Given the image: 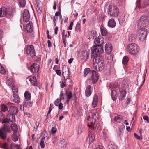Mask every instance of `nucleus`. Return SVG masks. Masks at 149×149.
<instances>
[{"mask_svg": "<svg viewBox=\"0 0 149 149\" xmlns=\"http://www.w3.org/2000/svg\"><path fill=\"white\" fill-rule=\"evenodd\" d=\"M56 73L58 75L60 76L61 75V72L60 70H57L56 71Z\"/></svg>", "mask_w": 149, "mask_h": 149, "instance_id": "62", "label": "nucleus"}, {"mask_svg": "<svg viewBox=\"0 0 149 149\" xmlns=\"http://www.w3.org/2000/svg\"><path fill=\"white\" fill-rule=\"evenodd\" d=\"M26 81L28 84L30 83L31 84L34 86L37 85V81L35 77H29L26 79Z\"/></svg>", "mask_w": 149, "mask_h": 149, "instance_id": "12", "label": "nucleus"}, {"mask_svg": "<svg viewBox=\"0 0 149 149\" xmlns=\"http://www.w3.org/2000/svg\"><path fill=\"white\" fill-rule=\"evenodd\" d=\"M58 106L59 107V109L60 110L61 109L63 108V104L61 103H60L58 104Z\"/></svg>", "mask_w": 149, "mask_h": 149, "instance_id": "63", "label": "nucleus"}, {"mask_svg": "<svg viewBox=\"0 0 149 149\" xmlns=\"http://www.w3.org/2000/svg\"><path fill=\"white\" fill-rule=\"evenodd\" d=\"M149 24V18L145 15L142 16L138 21L137 26L139 29H145Z\"/></svg>", "mask_w": 149, "mask_h": 149, "instance_id": "5", "label": "nucleus"}, {"mask_svg": "<svg viewBox=\"0 0 149 149\" xmlns=\"http://www.w3.org/2000/svg\"><path fill=\"white\" fill-rule=\"evenodd\" d=\"M12 138L13 140L15 142L18 140V138L15 133H13L12 134Z\"/></svg>", "mask_w": 149, "mask_h": 149, "instance_id": "40", "label": "nucleus"}, {"mask_svg": "<svg viewBox=\"0 0 149 149\" xmlns=\"http://www.w3.org/2000/svg\"><path fill=\"white\" fill-rule=\"evenodd\" d=\"M100 31L101 34L103 36H106L107 34V31L106 29L102 25L100 26Z\"/></svg>", "mask_w": 149, "mask_h": 149, "instance_id": "28", "label": "nucleus"}, {"mask_svg": "<svg viewBox=\"0 0 149 149\" xmlns=\"http://www.w3.org/2000/svg\"><path fill=\"white\" fill-rule=\"evenodd\" d=\"M13 101L14 102L17 103H19L20 102V98L17 95L14 94L12 98Z\"/></svg>", "mask_w": 149, "mask_h": 149, "instance_id": "25", "label": "nucleus"}, {"mask_svg": "<svg viewBox=\"0 0 149 149\" xmlns=\"http://www.w3.org/2000/svg\"><path fill=\"white\" fill-rule=\"evenodd\" d=\"M39 121L37 122V121H36V122L34 126V128L36 129H37L38 128V127L39 126Z\"/></svg>", "mask_w": 149, "mask_h": 149, "instance_id": "59", "label": "nucleus"}, {"mask_svg": "<svg viewBox=\"0 0 149 149\" xmlns=\"http://www.w3.org/2000/svg\"><path fill=\"white\" fill-rule=\"evenodd\" d=\"M68 70V68L67 66L64 65L62 67V74L67 70Z\"/></svg>", "mask_w": 149, "mask_h": 149, "instance_id": "47", "label": "nucleus"}, {"mask_svg": "<svg viewBox=\"0 0 149 149\" xmlns=\"http://www.w3.org/2000/svg\"><path fill=\"white\" fill-rule=\"evenodd\" d=\"M39 69V65L36 63H34L31 66L30 70L31 72L33 73L37 72Z\"/></svg>", "mask_w": 149, "mask_h": 149, "instance_id": "15", "label": "nucleus"}, {"mask_svg": "<svg viewBox=\"0 0 149 149\" xmlns=\"http://www.w3.org/2000/svg\"><path fill=\"white\" fill-rule=\"evenodd\" d=\"M98 98L96 95H94L93 97V100L92 104V107L93 108L96 107L98 104Z\"/></svg>", "mask_w": 149, "mask_h": 149, "instance_id": "19", "label": "nucleus"}, {"mask_svg": "<svg viewBox=\"0 0 149 149\" xmlns=\"http://www.w3.org/2000/svg\"><path fill=\"white\" fill-rule=\"evenodd\" d=\"M95 137V134H91L89 135L88 138L87 139L88 140H89V143L90 144L93 142Z\"/></svg>", "mask_w": 149, "mask_h": 149, "instance_id": "29", "label": "nucleus"}, {"mask_svg": "<svg viewBox=\"0 0 149 149\" xmlns=\"http://www.w3.org/2000/svg\"><path fill=\"white\" fill-rule=\"evenodd\" d=\"M20 5L22 7H24L26 4L25 0H19Z\"/></svg>", "mask_w": 149, "mask_h": 149, "instance_id": "41", "label": "nucleus"}, {"mask_svg": "<svg viewBox=\"0 0 149 149\" xmlns=\"http://www.w3.org/2000/svg\"><path fill=\"white\" fill-rule=\"evenodd\" d=\"M135 137L138 140L142 139V138L141 137L138 136L136 133H134V134Z\"/></svg>", "mask_w": 149, "mask_h": 149, "instance_id": "50", "label": "nucleus"}, {"mask_svg": "<svg viewBox=\"0 0 149 149\" xmlns=\"http://www.w3.org/2000/svg\"><path fill=\"white\" fill-rule=\"evenodd\" d=\"M129 40L131 42L134 41L135 38L133 35H130L129 37Z\"/></svg>", "mask_w": 149, "mask_h": 149, "instance_id": "48", "label": "nucleus"}, {"mask_svg": "<svg viewBox=\"0 0 149 149\" xmlns=\"http://www.w3.org/2000/svg\"><path fill=\"white\" fill-rule=\"evenodd\" d=\"M108 24L109 27L113 28L116 26V22L113 19H111L109 21Z\"/></svg>", "mask_w": 149, "mask_h": 149, "instance_id": "24", "label": "nucleus"}, {"mask_svg": "<svg viewBox=\"0 0 149 149\" xmlns=\"http://www.w3.org/2000/svg\"><path fill=\"white\" fill-rule=\"evenodd\" d=\"M60 96V98H62V100H63L64 99V98H65V94L63 93V91H62L61 92Z\"/></svg>", "mask_w": 149, "mask_h": 149, "instance_id": "49", "label": "nucleus"}, {"mask_svg": "<svg viewBox=\"0 0 149 149\" xmlns=\"http://www.w3.org/2000/svg\"><path fill=\"white\" fill-rule=\"evenodd\" d=\"M7 137V133L3 128L0 130V137L3 140L5 139Z\"/></svg>", "mask_w": 149, "mask_h": 149, "instance_id": "22", "label": "nucleus"}, {"mask_svg": "<svg viewBox=\"0 0 149 149\" xmlns=\"http://www.w3.org/2000/svg\"><path fill=\"white\" fill-rule=\"evenodd\" d=\"M11 128L16 133L17 131L18 128L17 126L15 124H12L11 125Z\"/></svg>", "mask_w": 149, "mask_h": 149, "instance_id": "33", "label": "nucleus"}, {"mask_svg": "<svg viewBox=\"0 0 149 149\" xmlns=\"http://www.w3.org/2000/svg\"><path fill=\"white\" fill-rule=\"evenodd\" d=\"M107 62L111 63L113 60V56L111 53L107 54L105 56Z\"/></svg>", "mask_w": 149, "mask_h": 149, "instance_id": "21", "label": "nucleus"}, {"mask_svg": "<svg viewBox=\"0 0 149 149\" xmlns=\"http://www.w3.org/2000/svg\"><path fill=\"white\" fill-rule=\"evenodd\" d=\"M57 131V129L56 127H53L52 129L51 132L54 134L56 133Z\"/></svg>", "mask_w": 149, "mask_h": 149, "instance_id": "54", "label": "nucleus"}, {"mask_svg": "<svg viewBox=\"0 0 149 149\" xmlns=\"http://www.w3.org/2000/svg\"><path fill=\"white\" fill-rule=\"evenodd\" d=\"M139 29V33L138 38L141 41H143L147 37V30L146 29Z\"/></svg>", "mask_w": 149, "mask_h": 149, "instance_id": "9", "label": "nucleus"}, {"mask_svg": "<svg viewBox=\"0 0 149 149\" xmlns=\"http://www.w3.org/2000/svg\"><path fill=\"white\" fill-rule=\"evenodd\" d=\"M26 52L28 55H29L32 57L36 55V53L34 47L32 45L27 46Z\"/></svg>", "mask_w": 149, "mask_h": 149, "instance_id": "11", "label": "nucleus"}, {"mask_svg": "<svg viewBox=\"0 0 149 149\" xmlns=\"http://www.w3.org/2000/svg\"><path fill=\"white\" fill-rule=\"evenodd\" d=\"M140 0H137V1L136 3V8L138 7L139 8H142L143 7L141 6L140 4ZM143 7H144L145 6H143Z\"/></svg>", "mask_w": 149, "mask_h": 149, "instance_id": "46", "label": "nucleus"}, {"mask_svg": "<svg viewBox=\"0 0 149 149\" xmlns=\"http://www.w3.org/2000/svg\"><path fill=\"white\" fill-rule=\"evenodd\" d=\"M7 83L8 85L9 86H11V87L12 86V85H13V83L11 80H9L7 82Z\"/></svg>", "mask_w": 149, "mask_h": 149, "instance_id": "61", "label": "nucleus"}, {"mask_svg": "<svg viewBox=\"0 0 149 149\" xmlns=\"http://www.w3.org/2000/svg\"><path fill=\"white\" fill-rule=\"evenodd\" d=\"M83 56L84 59H87L89 57V54L87 52L84 51L83 52Z\"/></svg>", "mask_w": 149, "mask_h": 149, "instance_id": "42", "label": "nucleus"}, {"mask_svg": "<svg viewBox=\"0 0 149 149\" xmlns=\"http://www.w3.org/2000/svg\"><path fill=\"white\" fill-rule=\"evenodd\" d=\"M108 13L109 15L113 17H117L119 13V10L116 5L109 6L108 9Z\"/></svg>", "mask_w": 149, "mask_h": 149, "instance_id": "7", "label": "nucleus"}, {"mask_svg": "<svg viewBox=\"0 0 149 149\" xmlns=\"http://www.w3.org/2000/svg\"><path fill=\"white\" fill-rule=\"evenodd\" d=\"M80 29V25L79 23H77L75 27V30L76 31L79 30Z\"/></svg>", "mask_w": 149, "mask_h": 149, "instance_id": "53", "label": "nucleus"}, {"mask_svg": "<svg viewBox=\"0 0 149 149\" xmlns=\"http://www.w3.org/2000/svg\"><path fill=\"white\" fill-rule=\"evenodd\" d=\"M103 43V38L101 37L96 38L95 40V43L96 45H99Z\"/></svg>", "mask_w": 149, "mask_h": 149, "instance_id": "23", "label": "nucleus"}, {"mask_svg": "<svg viewBox=\"0 0 149 149\" xmlns=\"http://www.w3.org/2000/svg\"><path fill=\"white\" fill-rule=\"evenodd\" d=\"M105 47L107 54L111 53L110 52L112 49L111 44L109 43H107L105 45Z\"/></svg>", "mask_w": 149, "mask_h": 149, "instance_id": "20", "label": "nucleus"}, {"mask_svg": "<svg viewBox=\"0 0 149 149\" xmlns=\"http://www.w3.org/2000/svg\"><path fill=\"white\" fill-rule=\"evenodd\" d=\"M103 51V46L102 45L94 46L92 47L91 57L94 58L99 56Z\"/></svg>", "mask_w": 149, "mask_h": 149, "instance_id": "4", "label": "nucleus"}, {"mask_svg": "<svg viewBox=\"0 0 149 149\" xmlns=\"http://www.w3.org/2000/svg\"><path fill=\"white\" fill-rule=\"evenodd\" d=\"M129 60L128 57L127 56L124 57L123 59L122 63L124 65H126L127 64Z\"/></svg>", "mask_w": 149, "mask_h": 149, "instance_id": "37", "label": "nucleus"}, {"mask_svg": "<svg viewBox=\"0 0 149 149\" xmlns=\"http://www.w3.org/2000/svg\"><path fill=\"white\" fill-rule=\"evenodd\" d=\"M2 147L5 149H8L7 144L5 143H3L2 145Z\"/></svg>", "mask_w": 149, "mask_h": 149, "instance_id": "55", "label": "nucleus"}, {"mask_svg": "<svg viewBox=\"0 0 149 149\" xmlns=\"http://www.w3.org/2000/svg\"><path fill=\"white\" fill-rule=\"evenodd\" d=\"M11 149H15L16 148L17 149H19L20 146L18 145L15 144L14 143H12L10 145Z\"/></svg>", "mask_w": 149, "mask_h": 149, "instance_id": "35", "label": "nucleus"}, {"mask_svg": "<svg viewBox=\"0 0 149 149\" xmlns=\"http://www.w3.org/2000/svg\"><path fill=\"white\" fill-rule=\"evenodd\" d=\"M25 100L24 101H28L31 98V94L28 91L25 92L24 94Z\"/></svg>", "mask_w": 149, "mask_h": 149, "instance_id": "27", "label": "nucleus"}, {"mask_svg": "<svg viewBox=\"0 0 149 149\" xmlns=\"http://www.w3.org/2000/svg\"><path fill=\"white\" fill-rule=\"evenodd\" d=\"M114 121L117 123H120L122 120V116H117L114 118Z\"/></svg>", "mask_w": 149, "mask_h": 149, "instance_id": "32", "label": "nucleus"}, {"mask_svg": "<svg viewBox=\"0 0 149 149\" xmlns=\"http://www.w3.org/2000/svg\"><path fill=\"white\" fill-rule=\"evenodd\" d=\"M93 89V88L92 86L89 85H88L85 92L86 96L88 97L91 95Z\"/></svg>", "mask_w": 149, "mask_h": 149, "instance_id": "18", "label": "nucleus"}, {"mask_svg": "<svg viewBox=\"0 0 149 149\" xmlns=\"http://www.w3.org/2000/svg\"><path fill=\"white\" fill-rule=\"evenodd\" d=\"M23 105L25 107V108H29L32 106V103L29 100L28 101H24L23 103Z\"/></svg>", "mask_w": 149, "mask_h": 149, "instance_id": "26", "label": "nucleus"}, {"mask_svg": "<svg viewBox=\"0 0 149 149\" xmlns=\"http://www.w3.org/2000/svg\"><path fill=\"white\" fill-rule=\"evenodd\" d=\"M67 98H68L69 99H71L72 96V92H69L68 93L67 95Z\"/></svg>", "mask_w": 149, "mask_h": 149, "instance_id": "52", "label": "nucleus"}, {"mask_svg": "<svg viewBox=\"0 0 149 149\" xmlns=\"http://www.w3.org/2000/svg\"><path fill=\"white\" fill-rule=\"evenodd\" d=\"M98 113L97 112H95L94 113L92 112H89L88 115L87 117V119L90 121V124H88V125L89 127L91 130H93L94 129L93 125L96 122V120L98 119Z\"/></svg>", "mask_w": 149, "mask_h": 149, "instance_id": "3", "label": "nucleus"}, {"mask_svg": "<svg viewBox=\"0 0 149 149\" xmlns=\"http://www.w3.org/2000/svg\"><path fill=\"white\" fill-rule=\"evenodd\" d=\"M40 145L41 146V148H44L45 147V144L44 143V141H41L40 143Z\"/></svg>", "mask_w": 149, "mask_h": 149, "instance_id": "58", "label": "nucleus"}, {"mask_svg": "<svg viewBox=\"0 0 149 149\" xmlns=\"http://www.w3.org/2000/svg\"><path fill=\"white\" fill-rule=\"evenodd\" d=\"M3 123H10V122H14L15 121V115L9 113L7 115V117L3 121Z\"/></svg>", "mask_w": 149, "mask_h": 149, "instance_id": "10", "label": "nucleus"}, {"mask_svg": "<svg viewBox=\"0 0 149 149\" xmlns=\"http://www.w3.org/2000/svg\"><path fill=\"white\" fill-rule=\"evenodd\" d=\"M51 117V115L50 114H47V116L45 120V121L47 122L49 120V118H50Z\"/></svg>", "mask_w": 149, "mask_h": 149, "instance_id": "57", "label": "nucleus"}, {"mask_svg": "<svg viewBox=\"0 0 149 149\" xmlns=\"http://www.w3.org/2000/svg\"><path fill=\"white\" fill-rule=\"evenodd\" d=\"M13 13L11 7L5 8L2 7L0 8V17H2L5 16L7 18H10L13 17Z\"/></svg>", "mask_w": 149, "mask_h": 149, "instance_id": "6", "label": "nucleus"}, {"mask_svg": "<svg viewBox=\"0 0 149 149\" xmlns=\"http://www.w3.org/2000/svg\"><path fill=\"white\" fill-rule=\"evenodd\" d=\"M36 8L37 12L39 13H41L42 11V3L39 1H37L36 4Z\"/></svg>", "mask_w": 149, "mask_h": 149, "instance_id": "16", "label": "nucleus"}, {"mask_svg": "<svg viewBox=\"0 0 149 149\" xmlns=\"http://www.w3.org/2000/svg\"><path fill=\"white\" fill-rule=\"evenodd\" d=\"M24 29L25 31L27 32H31L32 31L33 29L32 22H30L26 26H24Z\"/></svg>", "mask_w": 149, "mask_h": 149, "instance_id": "14", "label": "nucleus"}, {"mask_svg": "<svg viewBox=\"0 0 149 149\" xmlns=\"http://www.w3.org/2000/svg\"><path fill=\"white\" fill-rule=\"evenodd\" d=\"M8 112L10 113L15 115L17 113L18 110L17 108L15 107L11 106L9 107Z\"/></svg>", "mask_w": 149, "mask_h": 149, "instance_id": "17", "label": "nucleus"}, {"mask_svg": "<svg viewBox=\"0 0 149 149\" xmlns=\"http://www.w3.org/2000/svg\"><path fill=\"white\" fill-rule=\"evenodd\" d=\"M73 24V22H70V24L69 26L68 29L70 30H72V26Z\"/></svg>", "mask_w": 149, "mask_h": 149, "instance_id": "56", "label": "nucleus"}, {"mask_svg": "<svg viewBox=\"0 0 149 149\" xmlns=\"http://www.w3.org/2000/svg\"><path fill=\"white\" fill-rule=\"evenodd\" d=\"M62 100V98H60V99H57L55 100L54 102V104L56 106H58V104H59V102H61V101Z\"/></svg>", "mask_w": 149, "mask_h": 149, "instance_id": "43", "label": "nucleus"}, {"mask_svg": "<svg viewBox=\"0 0 149 149\" xmlns=\"http://www.w3.org/2000/svg\"><path fill=\"white\" fill-rule=\"evenodd\" d=\"M116 94L117 92L116 91L114 90L112 91L111 95L112 100L113 101L116 100Z\"/></svg>", "mask_w": 149, "mask_h": 149, "instance_id": "31", "label": "nucleus"}, {"mask_svg": "<svg viewBox=\"0 0 149 149\" xmlns=\"http://www.w3.org/2000/svg\"><path fill=\"white\" fill-rule=\"evenodd\" d=\"M0 72L3 74H5L6 73L5 70L1 65L0 64Z\"/></svg>", "mask_w": 149, "mask_h": 149, "instance_id": "45", "label": "nucleus"}, {"mask_svg": "<svg viewBox=\"0 0 149 149\" xmlns=\"http://www.w3.org/2000/svg\"><path fill=\"white\" fill-rule=\"evenodd\" d=\"M127 49L131 54L133 55H136L139 50V46L136 44L133 43H132L128 45Z\"/></svg>", "mask_w": 149, "mask_h": 149, "instance_id": "8", "label": "nucleus"}, {"mask_svg": "<svg viewBox=\"0 0 149 149\" xmlns=\"http://www.w3.org/2000/svg\"><path fill=\"white\" fill-rule=\"evenodd\" d=\"M60 143L61 147H65L66 146V142L65 140L63 138L61 139Z\"/></svg>", "mask_w": 149, "mask_h": 149, "instance_id": "34", "label": "nucleus"}, {"mask_svg": "<svg viewBox=\"0 0 149 149\" xmlns=\"http://www.w3.org/2000/svg\"><path fill=\"white\" fill-rule=\"evenodd\" d=\"M4 118V115L1 111H0V122H1Z\"/></svg>", "mask_w": 149, "mask_h": 149, "instance_id": "51", "label": "nucleus"}, {"mask_svg": "<svg viewBox=\"0 0 149 149\" xmlns=\"http://www.w3.org/2000/svg\"><path fill=\"white\" fill-rule=\"evenodd\" d=\"M8 110V109L6 105L2 104L1 106V111L5 112Z\"/></svg>", "mask_w": 149, "mask_h": 149, "instance_id": "39", "label": "nucleus"}, {"mask_svg": "<svg viewBox=\"0 0 149 149\" xmlns=\"http://www.w3.org/2000/svg\"><path fill=\"white\" fill-rule=\"evenodd\" d=\"M115 147H116V146L114 145L113 142H110L109 143V145L108 146V149H110L111 148H113Z\"/></svg>", "mask_w": 149, "mask_h": 149, "instance_id": "38", "label": "nucleus"}, {"mask_svg": "<svg viewBox=\"0 0 149 149\" xmlns=\"http://www.w3.org/2000/svg\"><path fill=\"white\" fill-rule=\"evenodd\" d=\"M87 75L89 77V79L92 81L93 83H96L98 80L97 72L93 70L90 71V69L88 68H86L84 71V76L86 77Z\"/></svg>", "mask_w": 149, "mask_h": 149, "instance_id": "1", "label": "nucleus"}, {"mask_svg": "<svg viewBox=\"0 0 149 149\" xmlns=\"http://www.w3.org/2000/svg\"><path fill=\"white\" fill-rule=\"evenodd\" d=\"M143 119L146 120L148 123L149 122V118L146 116H143Z\"/></svg>", "mask_w": 149, "mask_h": 149, "instance_id": "60", "label": "nucleus"}, {"mask_svg": "<svg viewBox=\"0 0 149 149\" xmlns=\"http://www.w3.org/2000/svg\"><path fill=\"white\" fill-rule=\"evenodd\" d=\"M93 63L95 69L98 71H101L104 67V61L102 57H95L93 58Z\"/></svg>", "mask_w": 149, "mask_h": 149, "instance_id": "2", "label": "nucleus"}, {"mask_svg": "<svg viewBox=\"0 0 149 149\" xmlns=\"http://www.w3.org/2000/svg\"><path fill=\"white\" fill-rule=\"evenodd\" d=\"M126 94V92L124 91L122 92L120 94L119 100L121 101L123 100L125 97Z\"/></svg>", "mask_w": 149, "mask_h": 149, "instance_id": "36", "label": "nucleus"}, {"mask_svg": "<svg viewBox=\"0 0 149 149\" xmlns=\"http://www.w3.org/2000/svg\"><path fill=\"white\" fill-rule=\"evenodd\" d=\"M11 88L13 93H17L18 92V89L17 87L15 86L14 85H12Z\"/></svg>", "mask_w": 149, "mask_h": 149, "instance_id": "44", "label": "nucleus"}, {"mask_svg": "<svg viewBox=\"0 0 149 149\" xmlns=\"http://www.w3.org/2000/svg\"><path fill=\"white\" fill-rule=\"evenodd\" d=\"M4 123V124L3 126V127L2 128H3L4 129V131L6 132H10V129L9 127V125L8 123Z\"/></svg>", "mask_w": 149, "mask_h": 149, "instance_id": "30", "label": "nucleus"}, {"mask_svg": "<svg viewBox=\"0 0 149 149\" xmlns=\"http://www.w3.org/2000/svg\"><path fill=\"white\" fill-rule=\"evenodd\" d=\"M22 14L23 20L25 22H27L30 19V16L28 10H24Z\"/></svg>", "mask_w": 149, "mask_h": 149, "instance_id": "13", "label": "nucleus"}, {"mask_svg": "<svg viewBox=\"0 0 149 149\" xmlns=\"http://www.w3.org/2000/svg\"><path fill=\"white\" fill-rule=\"evenodd\" d=\"M96 149H104L103 147L100 145H98L97 146Z\"/></svg>", "mask_w": 149, "mask_h": 149, "instance_id": "64", "label": "nucleus"}]
</instances>
